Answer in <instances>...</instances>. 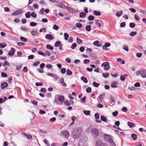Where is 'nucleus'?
Masks as SVG:
<instances>
[{
  "mask_svg": "<svg viewBox=\"0 0 146 146\" xmlns=\"http://www.w3.org/2000/svg\"><path fill=\"white\" fill-rule=\"evenodd\" d=\"M25 16L27 18H30L31 16V13L29 12H27L25 14Z\"/></svg>",
  "mask_w": 146,
  "mask_h": 146,
  "instance_id": "obj_26",
  "label": "nucleus"
},
{
  "mask_svg": "<svg viewBox=\"0 0 146 146\" xmlns=\"http://www.w3.org/2000/svg\"><path fill=\"white\" fill-rule=\"evenodd\" d=\"M20 39L21 41L24 42H26L27 41V39L23 36H21L20 38Z\"/></svg>",
  "mask_w": 146,
  "mask_h": 146,
  "instance_id": "obj_39",
  "label": "nucleus"
},
{
  "mask_svg": "<svg viewBox=\"0 0 146 146\" xmlns=\"http://www.w3.org/2000/svg\"><path fill=\"white\" fill-rule=\"evenodd\" d=\"M45 38L50 40H52L53 39L52 36L50 34H47L45 36Z\"/></svg>",
  "mask_w": 146,
  "mask_h": 146,
  "instance_id": "obj_14",
  "label": "nucleus"
},
{
  "mask_svg": "<svg viewBox=\"0 0 146 146\" xmlns=\"http://www.w3.org/2000/svg\"><path fill=\"white\" fill-rule=\"evenodd\" d=\"M131 137L132 139L134 140H135L137 139V135L135 134H132L131 135Z\"/></svg>",
  "mask_w": 146,
  "mask_h": 146,
  "instance_id": "obj_30",
  "label": "nucleus"
},
{
  "mask_svg": "<svg viewBox=\"0 0 146 146\" xmlns=\"http://www.w3.org/2000/svg\"><path fill=\"white\" fill-rule=\"evenodd\" d=\"M72 74V72L69 69H68L66 71V74L68 75H71Z\"/></svg>",
  "mask_w": 146,
  "mask_h": 146,
  "instance_id": "obj_50",
  "label": "nucleus"
},
{
  "mask_svg": "<svg viewBox=\"0 0 146 146\" xmlns=\"http://www.w3.org/2000/svg\"><path fill=\"white\" fill-rule=\"evenodd\" d=\"M86 30L88 31H90L91 29V26L90 25H88L86 26Z\"/></svg>",
  "mask_w": 146,
  "mask_h": 146,
  "instance_id": "obj_29",
  "label": "nucleus"
},
{
  "mask_svg": "<svg viewBox=\"0 0 146 146\" xmlns=\"http://www.w3.org/2000/svg\"><path fill=\"white\" fill-rule=\"evenodd\" d=\"M60 135L62 136H64L66 138H68L70 135L69 132L66 130H64L61 132Z\"/></svg>",
  "mask_w": 146,
  "mask_h": 146,
  "instance_id": "obj_3",
  "label": "nucleus"
},
{
  "mask_svg": "<svg viewBox=\"0 0 146 146\" xmlns=\"http://www.w3.org/2000/svg\"><path fill=\"white\" fill-rule=\"evenodd\" d=\"M103 137L106 139H109L110 138V136L107 134H104L103 135Z\"/></svg>",
  "mask_w": 146,
  "mask_h": 146,
  "instance_id": "obj_31",
  "label": "nucleus"
},
{
  "mask_svg": "<svg viewBox=\"0 0 146 146\" xmlns=\"http://www.w3.org/2000/svg\"><path fill=\"white\" fill-rule=\"evenodd\" d=\"M21 30L24 31H27L28 29L25 27L22 26L21 27Z\"/></svg>",
  "mask_w": 146,
  "mask_h": 146,
  "instance_id": "obj_45",
  "label": "nucleus"
},
{
  "mask_svg": "<svg viewBox=\"0 0 146 146\" xmlns=\"http://www.w3.org/2000/svg\"><path fill=\"white\" fill-rule=\"evenodd\" d=\"M102 66H104V69L105 70H108L110 68V66L109 65V62H105L102 64Z\"/></svg>",
  "mask_w": 146,
  "mask_h": 146,
  "instance_id": "obj_4",
  "label": "nucleus"
},
{
  "mask_svg": "<svg viewBox=\"0 0 146 146\" xmlns=\"http://www.w3.org/2000/svg\"><path fill=\"white\" fill-rule=\"evenodd\" d=\"M83 131V128L81 127L75 128L71 134L72 137L75 140L78 139L80 138Z\"/></svg>",
  "mask_w": 146,
  "mask_h": 146,
  "instance_id": "obj_1",
  "label": "nucleus"
},
{
  "mask_svg": "<svg viewBox=\"0 0 146 146\" xmlns=\"http://www.w3.org/2000/svg\"><path fill=\"white\" fill-rule=\"evenodd\" d=\"M102 76L104 78H107L109 76V73H107L106 74L103 73Z\"/></svg>",
  "mask_w": 146,
  "mask_h": 146,
  "instance_id": "obj_59",
  "label": "nucleus"
},
{
  "mask_svg": "<svg viewBox=\"0 0 146 146\" xmlns=\"http://www.w3.org/2000/svg\"><path fill=\"white\" fill-rule=\"evenodd\" d=\"M94 14L96 16H99L101 15V13L98 11H94Z\"/></svg>",
  "mask_w": 146,
  "mask_h": 146,
  "instance_id": "obj_24",
  "label": "nucleus"
},
{
  "mask_svg": "<svg viewBox=\"0 0 146 146\" xmlns=\"http://www.w3.org/2000/svg\"><path fill=\"white\" fill-rule=\"evenodd\" d=\"M43 141L44 143H45L48 146H49L50 145V144L47 140L46 139H44Z\"/></svg>",
  "mask_w": 146,
  "mask_h": 146,
  "instance_id": "obj_47",
  "label": "nucleus"
},
{
  "mask_svg": "<svg viewBox=\"0 0 146 146\" xmlns=\"http://www.w3.org/2000/svg\"><path fill=\"white\" fill-rule=\"evenodd\" d=\"M64 104L67 106H69L70 105V103L68 101L65 100L64 102Z\"/></svg>",
  "mask_w": 146,
  "mask_h": 146,
  "instance_id": "obj_43",
  "label": "nucleus"
},
{
  "mask_svg": "<svg viewBox=\"0 0 146 146\" xmlns=\"http://www.w3.org/2000/svg\"><path fill=\"white\" fill-rule=\"evenodd\" d=\"M39 113L40 114L42 115L46 113V112L45 111L42 110H40L39 111Z\"/></svg>",
  "mask_w": 146,
  "mask_h": 146,
  "instance_id": "obj_58",
  "label": "nucleus"
},
{
  "mask_svg": "<svg viewBox=\"0 0 146 146\" xmlns=\"http://www.w3.org/2000/svg\"><path fill=\"white\" fill-rule=\"evenodd\" d=\"M46 29L45 28H43L41 29L39 31L40 32H42L43 31L44 32H46Z\"/></svg>",
  "mask_w": 146,
  "mask_h": 146,
  "instance_id": "obj_61",
  "label": "nucleus"
},
{
  "mask_svg": "<svg viewBox=\"0 0 146 146\" xmlns=\"http://www.w3.org/2000/svg\"><path fill=\"white\" fill-rule=\"evenodd\" d=\"M110 45H111V44L110 43H109V42L106 43L103 46H102V48H103V49L105 50H108V48H106V47L110 46Z\"/></svg>",
  "mask_w": 146,
  "mask_h": 146,
  "instance_id": "obj_12",
  "label": "nucleus"
},
{
  "mask_svg": "<svg viewBox=\"0 0 146 146\" xmlns=\"http://www.w3.org/2000/svg\"><path fill=\"white\" fill-rule=\"evenodd\" d=\"M77 46V44L75 43L72 44L71 46V48L72 49H74Z\"/></svg>",
  "mask_w": 146,
  "mask_h": 146,
  "instance_id": "obj_37",
  "label": "nucleus"
},
{
  "mask_svg": "<svg viewBox=\"0 0 146 146\" xmlns=\"http://www.w3.org/2000/svg\"><path fill=\"white\" fill-rule=\"evenodd\" d=\"M37 23L34 22H31L30 23V25L32 27H35L36 26Z\"/></svg>",
  "mask_w": 146,
  "mask_h": 146,
  "instance_id": "obj_51",
  "label": "nucleus"
},
{
  "mask_svg": "<svg viewBox=\"0 0 146 146\" xmlns=\"http://www.w3.org/2000/svg\"><path fill=\"white\" fill-rule=\"evenodd\" d=\"M7 46V45L5 43H1L0 44V46L1 48H4L5 47Z\"/></svg>",
  "mask_w": 146,
  "mask_h": 146,
  "instance_id": "obj_54",
  "label": "nucleus"
},
{
  "mask_svg": "<svg viewBox=\"0 0 146 146\" xmlns=\"http://www.w3.org/2000/svg\"><path fill=\"white\" fill-rule=\"evenodd\" d=\"M56 120V118L55 117H53L50 119V121L51 122H53Z\"/></svg>",
  "mask_w": 146,
  "mask_h": 146,
  "instance_id": "obj_60",
  "label": "nucleus"
},
{
  "mask_svg": "<svg viewBox=\"0 0 146 146\" xmlns=\"http://www.w3.org/2000/svg\"><path fill=\"white\" fill-rule=\"evenodd\" d=\"M8 84L6 82H4L1 84V89H4L8 86Z\"/></svg>",
  "mask_w": 146,
  "mask_h": 146,
  "instance_id": "obj_13",
  "label": "nucleus"
},
{
  "mask_svg": "<svg viewBox=\"0 0 146 146\" xmlns=\"http://www.w3.org/2000/svg\"><path fill=\"white\" fill-rule=\"evenodd\" d=\"M23 13V11L21 9H19L17 10L16 11L13 13L12 14V15L13 16L17 15H18L20 14Z\"/></svg>",
  "mask_w": 146,
  "mask_h": 146,
  "instance_id": "obj_8",
  "label": "nucleus"
},
{
  "mask_svg": "<svg viewBox=\"0 0 146 146\" xmlns=\"http://www.w3.org/2000/svg\"><path fill=\"white\" fill-rule=\"evenodd\" d=\"M93 86L96 87H98L100 85V84L99 83H97L95 82H94L93 83Z\"/></svg>",
  "mask_w": 146,
  "mask_h": 146,
  "instance_id": "obj_34",
  "label": "nucleus"
},
{
  "mask_svg": "<svg viewBox=\"0 0 146 146\" xmlns=\"http://www.w3.org/2000/svg\"><path fill=\"white\" fill-rule=\"evenodd\" d=\"M76 26L78 28H81L82 27V24L80 23H76Z\"/></svg>",
  "mask_w": 146,
  "mask_h": 146,
  "instance_id": "obj_48",
  "label": "nucleus"
},
{
  "mask_svg": "<svg viewBox=\"0 0 146 146\" xmlns=\"http://www.w3.org/2000/svg\"><path fill=\"white\" fill-rule=\"evenodd\" d=\"M23 134L28 139H31L32 138V136L30 135L27 134L24 132H23Z\"/></svg>",
  "mask_w": 146,
  "mask_h": 146,
  "instance_id": "obj_17",
  "label": "nucleus"
},
{
  "mask_svg": "<svg viewBox=\"0 0 146 146\" xmlns=\"http://www.w3.org/2000/svg\"><path fill=\"white\" fill-rule=\"evenodd\" d=\"M136 76H138L139 75L143 78H146V71L145 70H141L139 71H137L135 73Z\"/></svg>",
  "mask_w": 146,
  "mask_h": 146,
  "instance_id": "obj_2",
  "label": "nucleus"
},
{
  "mask_svg": "<svg viewBox=\"0 0 146 146\" xmlns=\"http://www.w3.org/2000/svg\"><path fill=\"white\" fill-rule=\"evenodd\" d=\"M86 14L84 12H81L79 14V17L81 18H84L85 17Z\"/></svg>",
  "mask_w": 146,
  "mask_h": 146,
  "instance_id": "obj_18",
  "label": "nucleus"
},
{
  "mask_svg": "<svg viewBox=\"0 0 146 146\" xmlns=\"http://www.w3.org/2000/svg\"><path fill=\"white\" fill-rule=\"evenodd\" d=\"M17 44L18 46H25V43H23L22 42H19L17 43Z\"/></svg>",
  "mask_w": 146,
  "mask_h": 146,
  "instance_id": "obj_56",
  "label": "nucleus"
},
{
  "mask_svg": "<svg viewBox=\"0 0 146 146\" xmlns=\"http://www.w3.org/2000/svg\"><path fill=\"white\" fill-rule=\"evenodd\" d=\"M91 88L89 87L86 89V91L87 92L89 93L91 92Z\"/></svg>",
  "mask_w": 146,
  "mask_h": 146,
  "instance_id": "obj_64",
  "label": "nucleus"
},
{
  "mask_svg": "<svg viewBox=\"0 0 146 146\" xmlns=\"http://www.w3.org/2000/svg\"><path fill=\"white\" fill-rule=\"evenodd\" d=\"M118 114V112L117 111H114L112 113L114 117L117 116Z\"/></svg>",
  "mask_w": 146,
  "mask_h": 146,
  "instance_id": "obj_63",
  "label": "nucleus"
},
{
  "mask_svg": "<svg viewBox=\"0 0 146 146\" xmlns=\"http://www.w3.org/2000/svg\"><path fill=\"white\" fill-rule=\"evenodd\" d=\"M53 28L54 29L57 30L59 29V27L55 24H54L53 25Z\"/></svg>",
  "mask_w": 146,
  "mask_h": 146,
  "instance_id": "obj_46",
  "label": "nucleus"
},
{
  "mask_svg": "<svg viewBox=\"0 0 146 146\" xmlns=\"http://www.w3.org/2000/svg\"><path fill=\"white\" fill-rule=\"evenodd\" d=\"M86 96H84V97H83V98H81V99H80V101L82 102V103H84V102H85V100H86Z\"/></svg>",
  "mask_w": 146,
  "mask_h": 146,
  "instance_id": "obj_52",
  "label": "nucleus"
},
{
  "mask_svg": "<svg viewBox=\"0 0 146 146\" xmlns=\"http://www.w3.org/2000/svg\"><path fill=\"white\" fill-rule=\"evenodd\" d=\"M91 132L92 134H94L96 136H98L99 134L98 130L96 128H94L92 129Z\"/></svg>",
  "mask_w": 146,
  "mask_h": 146,
  "instance_id": "obj_5",
  "label": "nucleus"
},
{
  "mask_svg": "<svg viewBox=\"0 0 146 146\" xmlns=\"http://www.w3.org/2000/svg\"><path fill=\"white\" fill-rule=\"evenodd\" d=\"M37 53L38 54L42 55L44 57L46 55V54L45 53H43L42 51H38Z\"/></svg>",
  "mask_w": 146,
  "mask_h": 146,
  "instance_id": "obj_33",
  "label": "nucleus"
},
{
  "mask_svg": "<svg viewBox=\"0 0 146 146\" xmlns=\"http://www.w3.org/2000/svg\"><path fill=\"white\" fill-rule=\"evenodd\" d=\"M1 76L3 77H7V75L5 73L2 72L1 73Z\"/></svg>",
  "mask_w": 146,
  "mask_h": 146,
  "instance_id": "obj_62",
  "label": "nucleus"
},
{
  "mask_svg": "<svg viewBox=\"0 0 146 146\" xmlns=\"http://www.w3.org/2000/svg\"><path fill=\"white\" fill-rule=\"evenodd\" d=\"M123 13L122 11L117 12L116 13V15L117 17H119L121 16Z\"/></svg>",
  "mask_w": 146,
  "mask_h": 146,
  "instance_id": "obj_20",
  "label": "nucleus"
},
{
  "mask_svg": "<svg viewBox=\"0 0 146 146\" xmlns=\"http://www.w3.org/2000/svg\"><path fill=\"white\" fill-rule=\"evenodd\" d=\"M94 17L93 16L90 15L88 17V19L89 21H92L94 19Z\"/></svg>",
  "mask_w": 146,
  "mask_h": 146,
  "instance_id": "obj_40",
  "label": "nucleus"
},
{
  "mask_svg": "<svg viewBox=\"0 0 146 146\" xmlns=\"http://www.w3.org/2000/svg\"><path fill=\"white\" fill-rule=\"evenodd\" d=\"M135 24L133 23H129V26L131 28H133L135 27Z\"/></svg>",
  "mask_w": 146,
  "mask_h": 146,
  "instance_id": "obj_42",
  "label": "nucleus"
},
{
  "mask_svg": "<svg viewBox=\"0 0 146 146\" xmlns=\"http://www.w3.org/2000/svg\"><path fill=\"white\" fill-rule=\"evenodd\" d=\"M96 146H107V145L106 143H103L100 140H99L96 141Z\"/></svg>",
  "mask_w": 146,
  "mask_h": 146,
  "instance_id": "obj_6",
  "label": "nucleus"
},
{
  "mask_svg": "<svg viewBox=\"0 0 146 146\" xmlns=\"http://www.w3.org/2000/svg\"><path fill=\"white\" fill-rule=\"evenodd\" d=\"M61 44V42L60 41H57L55 43L54 46L57 47L60 46Z\"/></svg>",
  "mask_w": 146,
  "mask_h": 146,
  "instance_id": "obj_25",
  "label": "nucleus"
},
{
  "mask_svg": "<svg viewBox=\"0 0 146 146\" xmlns=\"http://www.w3.org/2000/svg\"><path fill=\"white\" fill-rule=\"evenodd\" d=\"M15 51L16 50L14 48H11V50L9 52L8 55L11 56H13Z\"/></svg>",
  "mask_w": 146,
  "mask_h": 146,
  "instance_id": "obj_10",
  "label": "nucleus"
},
{
  "mask_svg": "<svg viewBox=\"0 0 146 146\" xmlns=\"http://www.w3.org/2000/svg\"><path fill=\"white\" fill-rule=\"evenodd\" d=\"M83 112L86 115H89L90 114V111L84 110Z\"/></svg>",
  "mask_w": 146,
  "mask_h": 146,
  "instance_id": "obj_23",
  "label": "nucleus"
},
{
  "mask_svg": "<svg viewBox=\"0 0 146 146\" xmlns=\"http://www.w3.org/2000/svg\"><path fill=\"white\" fill-rule=\"evenodd\" d=\"M137 33L135 32L132 31L130 33V35L131 36H133L136 35Z\"/></svg>",
  "mask_w": 146,
  "mask_h": 146,
  "instance_id": "obj_49",
  "label": "nucleus"
},
{
  "mask_svg": "<svg viewBox=\"0 0 146 146\" xmlns=\"http://www.w3.org/2000/svg\"><path fill=\"white\" fill-rule=\"evenodd\" d=\"M99 43V41L98 40H96L94 42L93 44L95 45L96 46L98 47L100 46Z\"/></svg>",
  "mask_w": 146,
  "mask_h": 146,
  "instance_id": "obj_38",
  "label": "nucleus"
},
{
  "mask_svg": "<svg viewBox=\"0 0 146 146\" xmlns=\"http://www.w3.org/2000/svg\"><path fill=\"white\" fill-rule=\"evenodd\" d=\"M127 125L130 127H136V125L133 123L129 121L128 122Z\"/></svg>",
  "mask_w": 146,
  "mask_h": 146,
  "instance_id": "obj_16",
  "label": "nucleus"
},
{
  "mask_svg": "<svg viewBox=\"0 0 146 146\" xmlns=\"http://www.w3.org/2000/svg\"><path fill=\"white\" fill-rule=\"evenodd\" d=\"M46 68H47L48 69H50L52 68L53 66L51 64H46Z\"/></svg>",
  "mask_w": 146,
  "mask_h": 146,
  "instance_id": "obj_35",
  "label": "nucleus"
},
{
  "mask_svg": "<svg viewBox=\"0 0 146 146\" xmlns=\"http://www.w3.org/2000/svg\"><path fill=\"white\" fill-rule=\"evenodd\" d=\"M76 40H77L76 42L78 44H82V40L81 39H80L79 38H78V37L77 38Z\"/></svg>",
  "mask_w": 146,
  "mask_h": 146,
  "instance_id": "obj_28",
  "label": "nucleus"
},
{
  "mask_svg": "<svg viewBox=\"0 0 146 146\" xmlns=\"http://www.w3.org/2000/svg\"><path fill=\"white\" fill-rule=\"evenodd\" d=\"M127 76V74H125L121 76L120 77L121 80L122 81H124L126 77Z\"/></svg>",
  "mask_w": 146,
  "mask_h": 146,
  "instance_id": "obj_21",
  "label": "nucleus"
},
{
  "mask_svg": "<svg viewBox=\"0 0 146 146\" xmlns=\"http://www.w3.org/2000/svg\"><path fill=\"white\" fill-rule=\"evenodd\" d=\"M64 100V97L62 95H60L58 97V100L59 102H62Z\"/></svg>",
  "mask_w": 146,
  "mask_h": 146,
  "instance_id": "obj_19",
  "label": "nucleus"
},
{
  "mask_svg": "<svg viewBox=\"0 0 146 146\" xmlns=\"http://www.w3.org/2000/svg\"><path fill=\"white\" fill-rule=\"evenodd\" d=\"M64 39L66 40H67L69 36V35L67 33H65L64 34Z\"/></svg>",
  "mask_w": 146,
  "mask_h": 146,
  "instance_id": "obj_41",
  "label": "nucleus"
},
{
  "mask_svg": "<svg viewBox=\"0 0 146 146\" xmlns=\"http://www.w3.org/2000/svg\"><path fill=\"white\" fill-rule=\"evenodd\" d=\"M65 9H66L68 11L72 13H75L76 11V10L74 9H73L71 7H69L66 6Z\"/></svg>",
  "mask_w": 146,
  "mask_h": 146,
  "instance_id": "obj_11",
  "label": "nucleus"
},
{
  "mask_svg": "<svg viewBox=\"0 0 146 146\" xmlns=\"http://www.w3.org/2000/svg\"><path fill=\"white\" fill-rule=\"evenodd\" d=\"M56 5L58 7L63 9H65L66 7V6L64 4L58 1L56 4Z\"/></svg>",
  "mask_w": 146,
  "mask_h": 146,
  "instance_id": "obj_9",
  "label": "nucleus"
},
{
  "mask_svg": "<svg viewBox=\"0 0 146 146\" xmlns=\"http://www.w3.org/2000/svg\"><path fill=\"white\" fill-rule=\"evenodd\" d=\"M66 69L64 68H62L61 70V72L62 74H64L66 72Z\"/></svg>",
  "mask_w": 146,
  "mask_h": 146,
  "instance_id": "obj_53",
  "label": "nucleus"
},
{
  "mask_svg": "<svg viewBox=\"0 0 146 146\" xmlns=\"http://www.w3.org/2000/svg\"><path fill=\"white\" fill-rule=\"evenodd\" d=\"M31 35L34 36H38L39 35V33L36 31H33L31 32Z\"/></svg>",
  "mask_w": 146,
  "mask_h": 146,
  "instance_id": "obj_15",
  "label": "nucleus"
},
{
  "mask_svg": "<svg viewBox=\"0 0 146 146\" xmlns=\"http://www.w3.org/2000/svg\"><path fill=\"white\" fill-rule=\"evenodd\" d=\"M81 79L85 83H87L88 82L87 78L84 76L82 77L81 78Z\"/></svg>",
  "mask_w": 146,
  "mask_h": 146,
  "instance_id": "obj_22",
  "label": "nucleus"
},
{
  "mask_svg": "<svg viewBox=\"0 0 146 146\" xmlns=\"http://www.w3.org/2000/svg\"><path fill=\"white\" fill-rule=\"evenodd\" d=\"M134 17L135 20L137 21H139L140 19V18L137 15H135Z\"/></svg>",
  "mask_w": 146,
  "mask_h": 146,
  "instance_id": "obj_55",
  "label": "nucleus"
},
{
  "mask_svg": "<svg viewBox=\"0 0 146 146\" xmlns=\"http://www.w3.org/2000/svg\"><path fill=\"white\" fill-rule=\"evenodd\" d=\"M123 49L126 51H129V49L128 47L126 45H123Z\"/></svg>",
  "mask_w": 146,
  "mask_h": 146,
  "instance_id": "obj_44",
  "label": "nucleus"
},
{
  "mask_svg": "<svg viewBox=\"0 0 146 146\" xmlns=\"http://www.w3.org/2000/svg\"><path fill=\"white\" fill-rule=\"evenodd\" d=\"M90 61L88 59H86L84 60V63L85 64H88L90 63Z\"/></svg>",
  "mask_w": 146,
  "mask_h": 146,
  "instance_id": "obj_57",
  "label": "nucleus"
},
{
  "mask_svg": "<svg viewBox=\"0 0 146 146\" xmlns=\"http://www.w3.org/2000/svg\"><path fill=\"white\" fill-rule=\"evenodd\" d=\"M104 96L102 94H100L99 95L98 98V100L99 103H102L103 100Z\"/></svg>",
  "mask_w": 146,
  "mask_h": 146,
  "instance_id": "obj_7",
  "label": "nucleus"
},
{
  "mask_svg": "<svg viewBox=\"0 0 146 146\" xmlns=\"http://www.w3.org/2000/svg\"><path fill=\"white\" fill-rule=\"evenodd\" d=\"M31 15L32 17L33 18H36L37 17V15L35 12H32Z\"/></svg>",
  "mask_w": 146,
  "mask_h": 146,
  "instance_id": "obj_36",
  "label": "nucleus"
},
{
  "mask_svg": "<svg viewBox=\"0 0 146 146\" xmlns=\"http://www.w3.org/2000/svg\"><path fill=\"white\" fill-rule=\"evenodd\" d=\"M46 47L47 49L50 50H52L53 49V47L50 44H47L46 46Z\"/></svg>",
  "mask_w": 146,
  "mask_h": 146,
  "instance_id": "obj_27",
  "label": "nucleus"
},
{
  "mask_svg": "<svg viewBox=\"0 0 146 146\" xmlns=\"http://www.w3.org/2000/svg\"><path fill=\"white\" fill-rule=\"evenodd\" d=\"M101 119L103 121L105 122H107V121L106 117L103 116H101L100 117Z\"/></svg>",
  "mask_w": 146,
  "mask_h": 146,
  "instance_id": "obj_32",
  "label": "nucleus"
}]
</instances>
